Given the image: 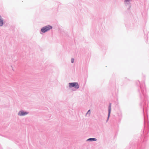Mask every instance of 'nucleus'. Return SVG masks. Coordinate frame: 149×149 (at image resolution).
<instances>
[{"label":"nucleus","mask_w":149,"mask_h":149,"mask_svg":"<svg viewBox=\"0 0 149 149\" xmlns=\"http://www.w3.org/2000/svg\"><path fill=\"white\" fill-rule=\"evenodd\" d=\"M52 28V26L48 25L43 27L41 29L42 32L45 33Z\"/></svg>","instance_id":"f03ea898"},{"label":"nucleus","mask_w":149,"mask_h":149,"mask_svg":"<svg viewBox=\"0 0 149 149\" xmlns=\"http://www.w3.org/2000/svg\"><path fill=\"white\" fill-rule=\"evenodd\" d=\"M69 86L70 88L74 87L78 89L79 88V86L77 82L70 83L69 84Z\"/></svg>","instance_id":"f257e3e1"},{"label":"nucleus","mask_w":149,"mask_h":149,"mask_svg":"<svg viewBox=\"0 0 149 149\" xmlns=\"http://www.w3.org/2000/svg\"><path fill=\"white\" fill-rule=\"evenodd\" d=\"M3 20L1 15H0V21Z\"/></svg>","instance_id":"0eeeda50"},{"label":"nucleus","mask_w":149,"mask_h":149,"mask_svg":"<svg viewBox=\"0 0 149 149\" xmlns=\"http://www.w3.org/2000/svg\"><path fill=\"white\" fill-rule=\"evenodd\" d=\"M28 112L23 111H20L19 112V115L20 116H24L28 114Z\"/></svg>","instance_id":"7ed1b4c3"},{"label":"nucleus","mask_w":149,"mask_h":149,"mask_svg":"<svg viewBox=\"0 0 149 149\" xmlns=\"http://www.w3.org/2000/svg\"><path fill=\"white\" fill-rule=\"evenodd\" d=\"M71 61L72 63H73L74 61V59L73 58H72L71 59Z\"/></svg>","instance_id":"6e6552de"},{"label":"nucleus","mask_w":149,"mask_h":149,"mask_svg":"<svg viewBox=\"0 0 149 149\" xmlns=\"http://www.w3.org/2000/svg\"><path fill=\"white\" fill-rule=\"evenodd\" d=\"M111 104H110V105L109 106V114H108V118H109V116H110V113H111Z\"/></svg>","instance_id":"20e7f679"},{"label":"nucleus","mask_w":149,"mask_h":149,"mask_svg":"<svg viewBox=\"0 0 149 149\" xmlns=\"http://www.w3.org/2000/svg\"><path fill=\"white\" fill-rule=\"evenodd\" d=\"M4 24L3 20L0 21V26H2Z\"/></svg>","instance_id":"39448f33"},{"label":"nucleus","mask_w":149,"mask_h":149,"mask_svg":"<svg viewBox=\"0 0 149 149\" xmlns=\"http://www.w3.org/2000/svg\"><path fill=\"white\" fill-rule=\"evenodd\" d=\"M96 139L94 138H91L88 139V140H89L91 141H96Z\"/></svg>","instance_id":"423d86ee"},{"label":"nucleus","mask_w":149,"mask_h":149,"mask_svg":"<svg viewBox=\"0 0 149 149\" xmlns=\"http://www.w3.org/2000/svg\"><path fill=\"white\" fill-rule=\"evenodd\" d=\"M17 114H18V115H19V112H18V113H17Z\"/></svg>","instance_id":"9d476101"},{"label":"nucleus","mask_w":149,"mask_h":149,"mask_svg":"<svg viewBox=\"0 0 149 149\" xmlns=\"http://www.w3.org/2000/svg\"><path fill=\"white\" fill-rule=\"evenodd\" d=\"M90 113H91V112H90V110H89L87 113V114H88V113H89V114H90Z\"/></svg>","instance_id":"1a4fd4ad"}]
</instances>
